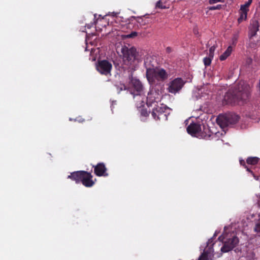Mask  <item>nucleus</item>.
Segmentation results:
<instances>
[{
	"label": "nucleus",
	"instance_id": "f257e3e1",
	"mask_svg": "<svg viewBox=\"0 0 260 260\" xmlns=\"http://www.w3.org/2000/svg\"><path fill=\"white\" fill-rule=\"evenodd\" d=\"M250 86L244 81L237 83L234 89H229L224 95L223 104L236 105L247 100L250 96Z\"/></svg>",
	"mask_w": 260,
	"mask_h": 260
},
{
	"label": "nucleus",
	"instance_id": "f03ea898",
	"mask_svg": "<svg viewBox=\"0 0 260 260\" xmlns=\"http://www.w3.org/2000/svg\"><path fill=\"white\" fill-rule=\"evenodd\" d=\"M151 59H147L145 61L146 69V75L149 82L157 81L164 82L169 77L168 73L163 68L155 66L151 64Z\"/></svg>",
	"mask_w": 260,
	"mask_h": 260
},
{
	"label": "nucleus",
	"instance_id": "7ed1b4c3",
	"mask_svg": "<svg viewBox=\"0 0 260 260\" xmlns=\"http://www.w3.org/2000/svg\"><path fill=\"white\" fill-rule=\"evenodd\" d=\"M92 178L91 173L85 171H75L68 176V178L75 181L76 183L81 182L87 187H91L94 184Z\"/></svg>",
	"mask_w": 260,
	"mask_h": 260
},
{
	"label": "nucleus",
	"instance_id": "20e7f679",
	"mask_svg": "<svg viewBox=\"0 0 260 260\" xmlns=\"http://www.w3.org/2000/svg\"><path fill=\"white\" fill-rule=\"evenodd\" d=\"M187 133L192 136L209 139L213 134L208 126L202 125L200 123H191L187 127Z\"/></svg>",
	"mask_w": 260,
	"mask_h": 260
},
{
	"label": "nucleus",
	"instance_id": "39448f33",
	"mask_svg": "<svg viewBox=\"0 0 260 260\" xmlns=\"http://www.w3.org/2000/svg\"><path fill=\"white\" fill-rule=\"evenodd\" d=\"M223 239L225 240L223 242V245L221 248V251L225 253L232 250L239 243V238L234 232L229 233L223 236Z\"/></svg>",
	"mask_w": 260,
	"mask_h": 260
},
{
	"label": "nucleus",
	"instance_id": "423d86ee",
	"mask_svg": "<svg viewBox=\"0 0 260 260\" xmlns=\"http://www.w3.org/2000/svg\"><path fill=\"white\" fill-rule=\"evenodd\" d=\"M239 116L235 113L219 115L216 118V122L221 128H224L236 123L239 121Z\"/></svg>",
	"mask_w": 260,
	"mask_h": 260
},
{
	"label": "nucleus",
	"instance_id": "0eeeda50",
	"mask_svg": "<svg viewBox=\"0 0 260 260\" xmlns=\"http://www.w3.org/2000/svg\"><path fill=\"white\" fill-rule=\"evenodd\" d=\"M121 53L124 61H127V64H132L136 59L137 51L134 47L128 48L124 46L121 49Z\"/></svg>",
	"mask_w": 260,
	"mask_h": 260
},
{
	"label": "nucleus",
	"instance_id": "6e6552de",
	"mask_svg": "<svg viewBox=\"0 0 260 260\" xmlns=\"http://www.w3.org/2000/svg\"><path fill=\"white\" fill-rule=\"evenodd\" d=\"M214 244L213 238L209 239L207 243L206 247L199 257L198 260H208L211 259L214 256V250L213 248Z\"/></svg>",
	"mask_w": 260,
	"mask_h": 260
},
{
	"label": "nucleus",
	"instance_id": "1a4fd4ad",
	"mask_svg": "<svg viewBox=\"0 0 260 260\" xmlns=\"http://www.w3.org/2000/svg\"><path fill=\"white\" fill-rule=\"evenodd\" d=\"M184 84L185 82L182 78H175L169 83L167 90L169 92L175 94L182 89Z\"/></svg>",
	"mask_w": 260,
	"mask_h": 260
},
{
	"label": "nucleus",
	"instance_id": "9d476101",
	"mask_svg": "<svg viewBox=\"0 0 260 260\" xmlns=\"http://www.w3.org/2000/svg\"><path fill=\"white\" fill-rule=\"evenodd\" d=\"M112 68V64L107 60L98 61L96 66L97 71L100 74L106 76L111 75Z\"/></svg>",
	"mask_w": 260,
	"mask_h": 260
},
{
	"label": "nucleus",
	"instance_id": "9b49d317",
	"mask_svg": "<svg viewBox=\"0 0 260 260\" xmlns=\"http://www.w3.org/2000/svg\"><path fill=\"white\" fill-rule=\"evenodd\" d=\"M160 99L161 95L158 92L151 91L148 93L146 104L148 107L151 106L152 104L159 102Z\"/></svg>",
	"mask_w": 260,
	"mask_h": 260
},
{
	"label": "nucleus",
	"instance_id": "f8f14e48",
	"mask_svg": "<svg viewBox=\"0 0 260 260\" xmlns=\"http://www.w3.org/2000/svg\"><path fill=\"white\" fill-rule=\"evenodd\" d=\"M132 84L134 89V91L132 93L135 97V95L141 96L143 91V86L141 82L136 78H132L131 80Z\"/></svg>",
	"mask_w": 260,
	"mask_h": 260
},
{
	"label": "nucleus",
	"instance_id": "ddd939ff",
	"mask_svg": "<svg viewBox=\"0 0 260 260\" xmlns=\"http://www.w3.org/2000/svg\"><path fill=\"white\" fill-rule=\"evenodd\" d=\"M94 168V173L97 176H108V174L107 173V169L104 162H99L96 165L93 166Z\"/></svg>",
	"mask_w": 260,
	"mask_h": 260
},
{
	"label": "nucleus",
	"instance_id": "4468645a",
	"mask_svg": "<svg viewBox=\"0 0 260 260\" xmlns=\"http://www.w3.org/2000/svg\"><path fill=\"white\" fill-rule=\"evenodd\" d=\"M156 105L155 104L151 112V115L153 118L155 120L167 119L166 114L164 112L161 107L159 106L156 107Z\"/></svg>",
	"mask_w": 260,
	"mask_h": 260
},
{
	"label": "nucleus",
	"instance_id": "2eb2a0df",
	"mask_svg": "<svg viewBox=\"0 0 260 260\" xmlns=\"http://www.w3.org/2000/svg\"><path fill=\"white\" fill-rule=\"evenodd\" d=\"M249 28V36L250 39H251L252 37H254L256 35L257 32L259 30L258 22L256 20L253 21L250 24Z\"/></svg>",
	"mask_w": 260,
	"mask_h": 260
},
{
	"label": "nucleus",
	"instance_id": "dca6fc26",
	"mask_svg": "<svg viewBox=\"0 0 260 260\" xmlns=\"http://www.w3.org/2000/svg\"><path fill=\"white\" fill-rule=\"evenodd\" d=\"M233 49L232 46H230L226 50L219 56V59L221 61L225 60L231 54Z\"/></svg>",
	"mask_w": 260,
	"mask_h": 260
},
{
	"label": "nucleus",
	"instance_id": "f3484780",
	"mask_svg": "<svg viewBox=\"0 0 260 260\" xmlns=\"http://www.w3.org/2000/svg\"><path fill=\"white\" fill-rule=\"evenodd\" d=\"M248 12V11L245 10H239L240 17L238 19V22L239 24L241 23L244 20H246L247 19Z\"/></svg>",
	"mask_w": 260,
	"mask_h": 260
},
{
	"label": "nucleus",
	"instance_id": "a211bd4d",
	"mask_svg": "<svg viewBox=\"0 0 260 260\" xmlns=\"http://www.w3.org/2000/svg\"><path fill=\"white\" fill-rule=\"evenodd\" d=\"M259 161V158L257 157H249L246 160V162L249 165H256Z\"/></svg>",
	"mask_w": 260,
	"mask_h": 260
},
{
	"label": "nucleus",
	"instance_id": "6ab92c4d",
	"mask_svg": "<svg viewBox=\"0 0 260 260\" xmlns=\"http://www.w3.org/2000/svg\"><path fill=\"white\" fill-rule=\"evenodd\" d=\"M252 0H248V2H246L244 5H241L240 10H247L249 11V7L251 5Z\"/></svg>",
	"mask_w": 260,
	"mask_h": 260
},
{
	"label": "nucleus",
	"instance_id": "aec40b11",
	"mask_svg": "<svg viewBox=\"0 0 260 260\" xmlns=\"http://www.w3.org/2000/svg\"><path fill=\"white\" fill-rule=\"evenodd\" d=\"M213 57H211L209 55L208 57H206L204 58L203 62H204V65L206 67L210 66L211 63V61H212V59H213Z\"/></svg>",
	"mask_w": 260,
	"mask_h": 260
},
{
	"label": "nucleus",
	"instance_id": "412c9836",
	"mask_svg": "<svg viewBox=\"0 0 260 260\" xmlns=\"http://www.w3.org/2000/svg\"><path fill=\"white\" fill-rule=\"evenodd\" d=\"M155 7L156 8H159V9H167V7L165 5H164L162 0H160V1H158L156 4Z\"/></svg>",
	"mask_w": 260,
	"mask_h": 260
},
{
	"label": "nucleus",
	"instance_id": "4be33fe9",
	"mask_svg": "<svg viewBox=\"0 0 260 260\" xmlns=\"http://www.w3.org/2000/svg\"><path fill=\"white\" fill-rule=\"evenodd\" d=\"M222 8V6L221 5H217L216 6H211L208 8L209 10H220Z\"/></svg>",
	"mask_w": 260,
	"mask_h": 260
},
{
	"label": "nucleus",
	"instance_id": "5701e85b",
	"mask_svg": "<svg viewBox=\"0 0 260 260\" xmlns=\"http://www.w3.org/2000/svg\"><path fill=\"white\" fill-rule=\"evenodd\" d=\"M126 89V87L124 84H120V85L117 86V90L119 93L121 91Z\"/></svg>",
	"mask_w": 260,
	"mask_h": 260
},
{
	"label": "nucleus",
	"instance_id": "b1692460",
	"mask_svg": "<svg viewBox=\"0 0 260 260\" xmlns=\"http://www.w3.org/2000/svg\"><path fill=\"white\" fill-rule=\"evenodd\" d=\"M254 231L255 232L257 233H260V221H258L257 223H256Z\"/></svg>",
	"mask_w": 260,
	"mask_h": 260
},
{
	"label": "nucleus",
	"instance_id": "393cba45",
	"mask_svg": "<svg viewBox=\"0 0 260 260\" xmlns=\"http://www.w3.org/2000/svg\"><path fill=\"white\" fill-rule=\"evenodd\" d=\"M215 50V47L214 46H213L211 47L209 49V55L211 56V57H213L214 56V52Z\"/></svg>",
	"mask_w": 260,
	"mask_h": 260
},
{
	"label": "nucleus",
	"instance_id": "a878e982",
	"mask_svg": "<svg viewBox=\"0 0 260 260\" xmlns=\"http://www.w3.org/2000/svg\"><path fill=\"white\" fill-rule=\"evenodd\" d=\"M138 34L136 31H133L131 34H128L125 36V37L127 38H132L136 37L137 36Z\"/></svg>",
	"mask_w": 260,
	"mask_h": 260
},
{
	"label": "nucleus",
	"instance_id": "bb28decb",
	"mask_svg": "<svg viewBox=\"0 0 260 260\" xmlns=\"http://www.w3.org/2000/svg\"><path fill=\"white\" fill-rule=\"evenodd\" d=\"M141 114L143 116L147 117L149 115V112H148L146 109H142L141 110Z\"/></svg>",
	"mask_w": 260,
	"mask_h": 260
},
{
	"label": "nucleus",
	"instance_id": "cd10ccee",
	"mask_svg": "<svg viewBox=\"0 0 260 260\" xmlns=\"http://www.w3.org/2000/svg\"><path fill=\"white\" fill-rule=\"evenodd\" d=\"M240 163L241 165H242L246 169L247 171H250V169L247 167V166L245 164V162L244 160H240Z\"/></svg>",
	"mask_w": 260,
	"mask_h": 260
},
{
	"label": "nucleus",
	"instance_id": "c85d7f7f",
	"mask_svg": "<svg viewBox=\"0 0 260 260\" xmlns=\"http://www.w3.org/2000/svg\"><path fill=\"white\" fill-rule=\"evenodd\" d=\"M223 2L222 0H209V4L210 5H213L215 3H217L218 2Z\"/></svg>",
	"mask_w": 260,
	"mask_h": 260
},
{
	"label": "nucleus",
	"instance_id": "c756f323",
	"mask_svg": "<svg viewBox=\"0 0 260 260\" xmlns=\"http://www.w3.org/2000/svg\"><path fill=\"white\" fill-rule=\"evenodd\" d=\"M166 53L169 54L172 52V49L170 47H167L166 49Z\"/></svg>",
	"mask_w": 260,
	"mask_h": 260
},
{
	"label": "nucleus",
	"instance_id": "7c9ffc66",
	"mask_svg": "<svg viewBox=\"0 0 260 260\" xmlns=\"http://www.w3.org/2000/svg\"><path fill=\"white\" fill-rule=\"evenodd\" d=\"M249 172H250V173L252 174V175H253V177L254 178V179H255V180H258V176H255V175L254 174V173H253V172H252V171H250H250H249Z\"/></svg>",
	"mask_w": 260,
	"mask_h": 260
},
{
	"label": "nucleus",
	"instance_id": "2f4dec72",
	"mask_svg": "<svg viewBox=\"0 0 260 260\" xmlns=\"http://www.w3.org/2000/svg\"><path fill=\"white\" fill-rule=\"evenodd\" d=\"M193 31L194 34L198 33V31L195 28L193 29Z\"/></svg>",
	"mask_w": 260,
	"mask_h": 260
},
{
	"label": "nucleus",
	"instance_id": "473e14b6",
	"mask_svg": "<svg viewBox=\"0 0 260 260\" xmlns=\"http://www.w3.org/2000/svg\"><path fill=\"white\" fill-rule=\"evenodd\" d=\"M140 20H142V19L139 18V20L137 21L139 23H141V22L140 21Z\"/></svg>",
	"mask_w": 260,
	"mask_h": 260
},
{
	"label": "nucleus",
	"instance_id": "72a5a7b5",
	"mask_svg": "<svg viewBox=\"0 0 260 260\" xmlns=\"http://www.w3.org/2000/svg\"><path fill=\"white\" fill-rule=\"evenodd\" d=\"M221 238V236L219 237H218V239H219V240H220Z\"/></svg>",
	"mask_w": 260,
	"mask_h": 260
},
{
	"label": "nucleus",
	"instance_id": "f704fd0d",
	"mask_svg": "<svg viewBox=\"0 0 260 260\" xmlns=\"http://www.w3.org/2000/svg\"><path fill=\"white\" fill-rule=\"evenodd\" d=\"M258 6H259V7L260 8V2L258 3Z\"/></svg>",
	"mask_w": 260,
	"mask_h": 260
}]
</instances>
